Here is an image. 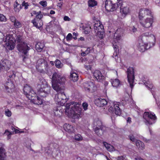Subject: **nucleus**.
Returning <instances> with one entry per match:
<instances>
[{"label": "nucleus", "instance_id": "obj_1", "mask_svg": "<svg viewBox=\"0 0 160 160\" xmlns=\"http://www.w3.org/2000/svg\"><path fill=\"white\" fill-rule=\"evenodd\" d=\"M51 87L47 84V82L43 79L40 81L37 86L38 94L36 93L33 95V97L30 98L31 102L34 104L41 105L43 102V100L41 97H45L50 93Z\"/></svg>", "mask_w": 160, "mask_h": 160}, {"label": "nucleus", "instance_id": "obj_2", "mask_svg": "<svg viewBox=\"0 0 160 160\" xmlns=\"http://www.w3.org/2000/svg\"><path fill=\"white\" fill-rule=\"evenodd\" d=\"M120 5V12L124 17L129 12L128 6H124L122 0H106L105 7L106 10L108 12H113L116 10Z\"/></svg>", "mask_w": 160, "mask_h": 160}, {"label": "nucleus", "instance_id": "obj_3", "mask_svg": "<svg viewBox=\"0 0 160 160\" xmlns=\"http://www.w3.org/2000/svg\"><path fill=\"white\" fill-rule=\"evenodd\" d=\"M80 105L75 102H71L67 103L66 106L65 112L68 113V115L71 118L78 119L80 117L82 108Z\"/></svg>", "mask_w": 160, "mask_h": 160}, {"label": "nucleus", "instance_id": "obj_4", "mask_svg": "<svg viewBox=\"0 0 160 160\" xmlns=\"http://www.w3.org/2000/svg\"><path fill=\"white\" fill-rule=\"evenodd\" d=\"M16 36V41L18 44L17 45V48L19 52L21 53V56L22 58V61L25 62V59L28 58V51L30 48L28 46L27 44L24 41L22 36L20 35Z\"/></svg>", "mask_w": 160, "mask_h": 160}, {"label": "nucleus", "instance_id": "obj_5", "mask_svg": "<svg viewBox=\"0 0 160 160\" xmlns=\"http://www.w3.org/2000/svg\"><path fill=\"white\" fill-rule=\"evenodd\" d=\"M65 78L59 73L55 72L52 78V86L53 88L57 92H59L64 90L63 84L65 82Z\"/></svg>", "mask_w": 160, "mask_h": 160}, {"label": "nucleus", "instance_id": "obj_6", "mask_svg": "<svg viewBox=\"0 0 160 160\" xmlns=\"http://www.w3.org/2000/svg\"><path fill=\"white\" fill-rule=\"evenodd\" d=\"M5 42H7L5 44L7 48L10 50L14 49L15 46L16 40L12 34L7 35Z\"/></svg>", "mask_w": 160, "mask_h": 160}, {"label": "nucleus", "instance_id": "obj_7", "mask_svg": "<svg viewBox=\"0 0 160 160\" xmlns=\"http://www.w3.org/2000/svg\"><path fill=\"white\" fill-rule=\"evenodd\" d=\"M63 91L57 92L58 93L55 95L54 99L57 104L61 106H63L67 101V98Z\"/></svg>", "mask_w": 160, "mask_h": 160}, {"label": "nucleus", "instance_id": "obj_8", "mask_svg": "<svg viewBox=\"0 0 160 160\" xmlns=\"http://www.w3.org/2000/svg\"><path fill=\"white\" fill-rule=\"evenodd\" d=\"M143 118L146 124L148 125L154 123V121L156 119V117L155 114H153L151 112H145L143 114Z\"/></svg>", "mask_w": 160, "mask_h": 160}, {"label": "nucleus", "instance_id": "obj_9", "mask_svg": "<svg viewBox=\"0 0 160 160\" xmlns=\"http://www.w3.org/2000/svg\"><path fill=\"white\" fill-rule=\"evenodd\" d=\"M127 78L131 88L133 87V82L135 79L134 69L132 67H129L127 69Z\"/></svg>", "mask_w": 160, "mask_h": 160}, {"label": "nucleus", "instance_id": "obj_10", "mask_svg": "<svg viewBox=\"0 0 160 160\" xmlns=\"http://www.w3.org/2000/svg\"><path fill=\"white\" fill-rule=\"evenodd\" d=\"M83 85L86 90L91 92H94L97 89L96 87L91 81L85 82L83 83Z\"/></svg>", "mask_w": 160, "mask_h": 160}, {"label": "nucleus", "instance_id": "obj_11", "mask_svg": "<svg viewBox=\"0 0 160 160\" xmlns=\"http://www.w3.org/2000/svg\"><path fill=\"white\" fill-rule=\"evenodd\" d=\"M23 91L24 94L29 99L30 97H34L33 95H35V92L32 89V87L27 84L24 86Z\"/></svg>", "mask_w": 160, "mask_h": 160}, {"label": "nucleus", "instance_id": "obj_12", "mask_svg": "<svg viewBox=\"0 0 160 160\" xmlns=\"http://www.w3.org/2000/svg\"><path fill=\"white\" fill-rule=\"evenodd\" d=\"M140 22L142 26L146 28H148L152 26L153 22V18H147L144 21L140 20Z\"/></svg>", "mask_w": 160, "mask_h": 160}, {"label": "nucleus", "instance_id": "obj_13", "mask_svg": "<svg viewBox=\"0 0 160 160\" xmlns=\"http://www.w3.org/2000/svg\"><path fill=\"white\" fill-rule=\"evenodd\" d=\"M113 107L111 106L108 109L110 112L115 113L116 115L120 116L121 113V110L119 107L118 104H113Z\"/></svg>", "mask_w": 160, "mask_h": 160}, {"label": "nucleus", "instance_id": "obj_14", "mask_svg": "<svg viewBox=\"0 0 160 160\" xmlns=\"http://www.w3.org/2000/svg\"><path fill=\"white\" fill-rule=\"evenodd\" d=\"M93 76L97 81L99 82H102L105 79V77L99 70L95 71L93 73Z\"/></svg>", "mask_w": 160, "mask_h": 160}, {"label": "nucleus", "instance_id": "obj_15", "mask_svg": "<svg viewBox=\"0 0 160 160\" xmlns=\"http://www.w3.org/2000/svg\"><path fill=\"white\" fill-rule=\"evenodd\" d=\"M94 102L96 105L99 107H103L108 104L107 101L105 99L101 98L96 99Z\"/></svg>", "mask_w": 160, "mask_h": 160}, {"label": "nucleus", "instance_id": "obj_16", "mask_svg": "<svg viewBox=\"0 0 160 160\" xmlns=\"http://www.w3.org/2000/svg\"><path fill=\"white\" fill-rule=\"evenodd\" d=\"M4 147V144L0 143V160H5L6 156V152Z\"/></svg>", "mask_w": 160, "mask_h": 160}, {"label": "nucleus", "instance_id": "obj_17", "mask_svg": "<svg viewBox=\"0 0 160 160\" xmlns=\"http://www.w3.org/2000/svg\"><path fill=\"white\" fill-rule=\"evenodd\" d=\"M94 29L95 32L97 33L100 32V34L103 33L104 32L103 26L102 24H101L100 23H95L94 26Z\"/></svg>", "mask_w": 160, "mask_h": 160}, {"label": "nucleus", "instance_id": "obj_18", "mask_svg": "<svg viewBox=\"0 0 160 160\" xmlns=\"http://www.w3.org/2000/svg\"><path fill=\"white\" fill-rule=\"evenodd\" d=\"M45 64L46 65L44 66L42 65L40 67H36V68L38 71L42 73L48 72L49 68L47 62Z\"/></svg>", "mask_w": 160, "mask_h": 160}, {"label": "nucleus", "instance_id": "obj_19", "mask_svg": "<svg viewBox=\"0 0 160 160\" xmlns=\"http://www.w3.org/2000/svg\"><path fill=\"white\" fill-rule=\"evenodd\" d=\"M33 23V26L37 28H41L42 25V21L39 20V18L35 17L31 21Z\"/></svg>", "mask_w": 160, "mask_h": 160}, {"label": "nucleus", "instance_id": "obj_20", "mask_svg": "<svg viewBox=\"0 0 160 160\" xmlns=\"http://www.w3.org/2000/svg\"><path fill=\"white\" fill-rule=\"evenodd\" d=\"M138 50L140 52H143L146 49V47L143 41L138 39Z\"/></svg>", "mask_w": 160, "mask_h": 160}, {"label": "nucleus", "instance_id": "obj_21", "mask_svg": "<svg viewBox=\"0 0 160 160\" xmlns=\"http://www.w3.org/2000/svg\"><path fill=\"white\" fill-rule=\"evenodd\" d=\"M63 128L65 131L69 133H73L74 131L73 126L69 124L66 123L64 124Z\"/></svg>", "mask_w": 160, "mask_h": 160}, {"label": "nucleus", "instance_id": "obj_22", "mask_svg": "<svg viewBox=\"0 0 160 160\" xmlns=\"http://www.w3.org/2000/svg\"><path fill=\"white\" fill-rule=\"evenodd\" d=\"M69 79L71 81L76 82L78 79V75L76 72L71 71L69 76Z\"/></svg>", "mask_w": 160, "mask_h": 160}, {"label": "nucleus", "instance_id": "obj_23", "mask_svg": "<svg viewBox=\"0 0 160 160\" xmlns=\"http://www.w3.org/2000/svg\"><path fill=\"white\" fill-rule=\"evenodd\" d=\"M135 143L137 148L139 150H142L144 149V144L142 142L139 140H136Z\"/></svg>", "mask_w": 160, "mask_h": 160}, {"label": "nucleus", "instance_id": "obj_24", "mask_svg": "<svg viewBox=\"0 0 160 160\" xmlns=\"http://www.w3.org/2000/svg\"><path fill=\"white\" fill-rule=\"evenodd\" d=\"M46 150H47L46 152V154L50 157L53 155V152H57V149L53 148L48 147Z\"/></svg>", "mask_w": 160, "mask_h": 160}, {"label": "nucleus", "instance_id": "obj_25", "mask_svg": "<svg viewBox=\"0 0 160 160\" xmlns=\"http://www.w3.org/2000/svg\"><path fill=\"white\" fill-rule=\"evenodd\" d=\"M104 128H95L94 129V131L97 135L99 137L102 136L104 132Z\"/></svg>", "mask_w": 160, "mask_h": 160}, {"label": "nucleus", "instance_id": "obj_26", "mask_svg": "<svg viewBox=\"0 0 160 160\" xmlns=\"http://www.w3.org/2000/svg\"><path fill=\"white\" fill-rule=\"evenodd\" d=\"M44 46L45 45L43 43L38 42L36 44L35 48L38 52H40L42 51Z\"/></svg>", "mask_w": 160, "mask_h": 160}, {"label": "nucleus", "instance_id": "obj_27", "mask_svg": "<svg viewBox=\"0 0 160 160\" xmlns=\"http://www.w3.org/2000/svg\"><path fill=\"white\" fill-rule=\"evenodd\" d=\"M146 10L145 8H141L140 10L139 14V18L140 20L142 19L146 15Z\"/></svg>", "mask_w": 160, "mask_h": 160}, {"label": "nucleus", "instance_id": "obj_28", "mask_svg": "<svg viewBox=\"0 0 160 160\" xmlns=\"http://www.w3.org/2000/svg\"><path fill=\"white\" fill-rule=\"evenodd\" d=\"M112 86L113 87L117 88L120 87L122 83L120 82V81L118 79H116L113 81L111 82Z\"/></svg>", "mask_w": 160, "mask_h": 160}, {"label": "nucleus", "instance_id": "obj_29", "mask_svg": "<svg viewBox=\"0 0 160 160\" xmlns=\"http://www.w3.org/2000/svg\"><path fill=\"white\" fill-rule=\"evenodd\" d=\"M82 29L84 30V32L85 34L89 33L91 31V27L87 25H83L82 26Z\"/></svg>", "mask_w": 160, "mask_h": 160}, {"label": "nucleus", "instance_id": "obj_30", "mask_svg": "<svg viewBox=\"0 0 160 160\" xmlns=\"http://www.w3.org/2000/svg\"><path fill=\"white\" fill-rule=\"evenodd\" d=\"M46 62L47 61L43 59H39L37 61V65L36 67H40L42 65L43 66H44V65H46V64H46Z\"/></svg>", "mask_w": 160, "mask_h": 160}, {"label": "nucleus", "instance_id": "obj_31", "mask_svg": "<svg viewBox=\"0 0 160 160\" xmlns=\"http://www.w3.org/2000/svg\"><path fill=\"white\" fill-rule=\"evenodd\" d=\"M103 144L104 146L108 151H113L114 147L112 146L110 144L105 142H104Z\"/></svg>", "mask_w": 160, "mask_h": 160}, {"label": "nucleus", "instance_id": "obj_32", "mask_svg": "<svg viewBox=\"0 0 160 160\" xmlns=\"http://www.w3.org/2000/svg\"><path fill=\"white\" fill-rule=\"evenodd\" d=\"M61 107H59L58 108H55L54 110V114L55 115H60V114H62V111L61 109Z\"/></svg>", "mask_w": 160, "mask_h": 160}, {"label": "nucleus", "instance_id": "obj_33", "mask_svg": "<svg viewBox=\"0 0 160 160\" xmlns=\"http://www.w3.org/2000/svg\"><path fill=\"white\" fill-rule=\"evenodd\" d=\"M94 125L96 126V128H104V126L102 125V122L99 120H98L94 122Z\"/></svg>", "mask_w": 160, "mask_h": 160}, {"label": "nucleus", "instance_id": "obj_34", "mask_svg": "<svg viewBox=\"0 0 160 160\" xmlns=\"http://www.w3.org/2000/svg\"><path fill=\"white\" fill-rule=\"evenodd\" d=\"M54 63L56 67L58 68H60L63 66V64L58 59H56Z\"/></svg>", "mask_w": 160, "mask_h": 160}, {"label": "nucleus", "instance_id": "obj_35", "mask_svg": "<svg viewBox=\"0 0 160 160\" xmlns=\"http://www.w3.org/2000/svg\"><path fill=\"white\" fill-rule=\"evenodd\" d=\"M88 5L89 7H92L97 4V2L95 0H89L88 2Z\"/></svg>", "mask_w": 160, "mask_h": 160}, {"label": "nucleus", "instance_id": "obj_36", "mask_svg": "<svg viewBox=\"0 0 160 160\" xmlns=\"http://www.w3.org/2000/svg\"><path fill=\"white\" fill-rule=\"evenodd\" d=\"M143 82L145 86L149 89H151L153 87V84L150 82L149 80H148L147 81L145 82Z\"/></svg>", "mask_w": 160, "mask_h": 160}, {"label": "nucleus", "instance_id": "obj_37", "mask_svg": "<svg viewBox=\"0 0 160 160\" xmlns=\"http://www.w3.org/2000/svg\"><path fill=\"white\" fill-rule=\"evenodd\" d=\"M113 48L114 50V53L113 54V55L115 56L116 57L118 53V46L115 43H114L113 44Z\"/></svg>", "mask_w": 160, "mask_h": 160}, {"label": "nucleus", "instance_id": "obj_38", "mask_svg": "<svg viewBox=\"0 0 160 160\" xmlns=\"http://www.w3.org/2000/svg\"><path fill=\"white\" fill-rule=\"evenodd\" d=\"M74 139L77 141H80L83 139V138L81 135L78 134L75 135Z\"/></svg>", "mask_w": 160, "mask_h": 160}, {"label": "nucleus", "instance_id": "obj_39", "mask_svg": "<svg viewBox=\"0 0 160 160\" xmlns=\"http://www.w3.org/2000/svg\"><path fill=\"white\" fill-rule=\"evenodd\" d=\"M146 9V15L149 16L150 15L151 17V18H153V15L152 14L151 11L149 9L147 8H145Z\"/></svg>", "mask_w": 160, "mask_h": 160}, {"label": "nucleus", "instance_id": "obj_40", "mask_svg": "<svg viewBox=\"0 0 160 160\" xmlns=\"http://www.w3.org/2000/svg\"><path fill=\"white\" fill-rule=\"evenodd\" d=\"M14 25L16 28H20L22 26V24L21 22L17 20L14 23Z\"/></svg>", "mask_w": 160, "mask_h": 160}, {"label": "nucleus", "instance_id": "obj_41", "mask_svg": "<svg viewBox=\"0 0 160 160\" xmlns=\"http://www.w3.org/2000/svg\"><path fill=\"white\" fill-rule=\"evenodd\" d=\"M41 11H40L39 12H38V14L37 15H36L35 17L38 18H39V20L41 21V22H42V20L41 19L43 17V15L41 14Z\"/></svg>", "mask_w": 160, "mask_h": 160}, {"label": "nucleus", "instance_id": "obj_42", "mask_svg": "<svg viewBox=\"0 0 160 160\" xmlns=\"http://www.w3.org/2000/svg\"><path fill=\"white\" fill-rule=\"evenodd\" d=\"M149 35V33L148 32L142 34L141 36L139 37V39L143 41V39L145 37H148Z\"/></svg>", "mask_w": 160, "mask_h": 160}, {"label": "nucleus", "instance_id": "obj_43", "mask_svg": "<svg viewBox=\"0 0 160 160\" xmlns=\"http://www.w3.org/2000/svg\"><path fill=\"white\" fill-rule=\"evenodd\" d=\"M0 21L1 22H5L6 21V18L2 14L0 13Z\"/></svg>", "mask_w": 160, "mask_h": 160}, {"label": "nucleus", "instance_id": "obj_44", "mask_svg": "<svg viewBox=\"0 0 160 160\" xmlns=\"http://www.w3.org/2000/svg\"><path fill=\"white\" fill-rule=\"evenodd\" d=\"M122 30L121 29H117L115 32H118L117 33V36H120V37H122V36L123 33L122 32H121V31H122Z\"/></svg>", "mask_w": 160, "mask_h": 160}, {"label": "nucleus", "instance_id": "obj_45", "mask_svg": "<svg viewBox=\"0 0 160 160\" xmlns=\"http://www.w3.org/2000/svg\"><path fill=\"white\" fill-rule=\"evenodd\" d=\"M73 38L72 34L70 33H68L66 37V39L67 41H69L71 40Z\"/></svg>", "mask_w": 160, "mask_h": 160}, {"label": "nucleus", "instance_id": "obj_46", "mask_svg": "<svg viewBox=\"0 0 160 160\" xmlns=\"http://www.w3.org/2000/svg\"><path fill=\"white\" fill-rule=\"evenodd\" d=\"M5 113L6 116L8 117H10L12 114L11 111H10L8 109H7L6 110L5 112Z\"/></svg>", "mask_w": 160, "mask_h": 160}, {"label": "nucleus", "instance_id": "obj_47", "mask_svg": "<svg viewBox=\"0 0 160 160\" xmlns=\"http://www.w3.org/2000/svg\"><path fill=\"white\" fill-rule=\"evenodd\" d=\"M39 3L43 7L47 6V2L45 1H42L39 2Z\"/></svg>", "mask_w": 160, "mask_h": 160}, {"label": "nucleus", "instance_id": "obj_48", "mask_svg": "<svg viewBox=\"0 0 160 160\" xmlns=\"http://www.w3.org/2000/svg\"><path fill=\"white\" fill-rule=\"evenodd\" d=\"M22 6H24V8L25 9H26L28 8V6H29L28 3L27 2H26L25 1H23L22 4Z\"/></svg>", "mask_w": 160, "mask_h": 160}, {"label": "nucleus", "instance_id": "obj_49", "mask_svg": "<svg viewBox=\"0 0 160 160\" xmlns=\"http://www.w3.org/2000/svg\"><path fill=\"white\" fill-rule=\"evenodd\" d=\"M88 106V104L86 102H83L82 103V106L84 110H86L87 109Z\"/></svg>", "mask_w": 160, "mask_h": 160}, {"label": "nucleus", "instance_id": "obj_50", "mask_svg": "<svg viewBox=\"0 0 160 160\" xmlns=\"http://www.w3.org/2000/svg\"><path fill=\"white\" fill-rule=\"evenodd\" d=\"M117 33L118 32H115L114 34V37L117 40H120L121 39V37L120 36H117Z\"/></svg>", "mask_w": 160, "mask_h": 160}, {"label": "nucleus", "instance_id": "obj_51", "mask_svg": "<svg viewBox=\"0 0 160 160\" xmlns=\"http://www.w3.org/2000/svg\"><path fill=\"white\" fill-rule=\"evenodd\" d=\"M10 19L12 22H14L17 20L16 18L13 16H11L10 17Z\"/></svg>", "mask_w": 160, "mask_h": 160}, {"label": "nucleus", "instance_id": "obj_52", "mask_svg": "<svg viewBox=\"0 0 160 160\" xmlns=\"http://www.w3.org/2000/svg\"><path fill=\"white\" fill-rule=\"evenodd\" d=\"M130 140L132 142H134L135 141V138L133 135H131L129 136Z\"/></svg>", "mask_w": 160, "mask_h": 160}, {"label": "nucleus", "instance_id": "obj_53", "mask_svg": "<svg viewBox=\"0 0 160 160\" xmlns=\"http://www.w3.org/2000/svg\"><path fill=\"white\" fill-rule=\"evenodd\" d=\"M129 29L131 32H136L137 31V28H135L134 26L130 27Z\"/></svg>", "mask_w": 160, "mask_h": 160}, {"label": "nucleus", "instance_id": "obj_54", "mask_svg": "<svg viewBox=\"0 0 160 160\" xmlns=\"http://www.w3.org/2000/svg\"><path fill=\"white\" fill-rule=\"evenodd\" d=\"M57 149V152H53V155H52V156L53 158H55L57 157L58 155L59 151Z\"/></svg>", "mask_w": 160, "mask_h": 160}, {"label": "nucleus", "instance_id": "obj_55", "mask_svg": "<svg viewBox=\"0 0 160 160\" xmlns=\"http://www.w3.org/2000/svg\"><path fill=\"white\" fill-rule=\"evenodd\" d=\"M92 50V49H91L90 47H88L85 52H86V54H88V53L91 52Z\"/></svg>", "mask_w": 160, "mask_h": 160}, {"label": "nucleus", "instance_id": "obj_56", "mask_svg": "<svg viewBox=\"0 0 160 160\" xmlns=\"http://www.w3.org/2000/svg\"><path fill=\"white\" fill-rule=\"evenodd\" d=\"M84 68L87 70H90L91 68V66L89 65H85Z\"/></svg>", "mask_w": 160, "mask_h": 160}, {"label": "nucleus", "instance_id": "obj_57", "mask_svg": "<svg viewBox=\"0 0 160 160\" xmlns=\"http://www.w3.org/2000/svg\"><path fill=\"white\" fill-rule=\"evenodd\" d=\"M64 20L66 21H69L70 20V19L68 17L65 16L64 17Z\"/></svg>", "mask_w": 160, "mask_h": 160}, {"label": "nucleus", "instance_id": "obj_58", "mask_svg": "<svg viewBox=\"0 0 160 160\" xmlns=\"http://www.w3.org/2000/svg\"><path fill=\"white\" fill-rule=\"evenodd\" d=\"M124 158L123 156H121L118 157V160H124Z\"/></svg>", "mask_w": 160, "mask_h": 160}, {"label": "nucleus", "instance_id": "obj_59", "mask_svg": "<svg viewBox=\"0 0 160 160\" xmlns=\"http://www.w3.org/2000/svg\"><path fill=\"white\" fill-rule=\"evenodd\" d=\"M7 133H8L9 134H10V135H11L13 133V132H10L8 130H6L5 132L4 133V134H7Z\"/></svg>", "mask_w": 160, "mask_h": 160}, {"label": "nucleus", "instance_id": "obj_60", "mask_svg": "<svg viewBox=\"0 0 160 160\" xmlns=\"http://www.w3.org/2000/svg\"><path fill=\"white\" fill-rule=\"evenodd\" d=\"M87 55L88 54H86V52L85 51L82 52L81 53V55L82 56H85Z\"/></svg>", "mask_w": 160, "mask_h": 160}, {"label": "nucleus", "instance_id": "obj_61", "mask_svg": "<svg viewBox=\"0 0 160 160\" xmlns=\"http://www.w3.org/2000/svg\"><path fill=\"white\" fill-rule=\"evenodd\" d=\"M131 118L130 117H128V118L127 120V122H129V123H130L131 122Z\"/></svg>", "mask_w": 160, "mask_h": 160}, {"label": "nucleus", "instance_id": "obj_62", "mask_svg": "<svg viewBox=\"0 0 160 160\" xmlns=\"http://www.w3.org/2000/svg\"><path fill=\"white\" fill-rule=\"evenodd\" d=\"M16 3H17V5L16 6V7H17L18 6H19V8H20V9H21L22 8V6H21V5H20L18 3V2H16Z\"/></svg>", "mask_w": 160, "mask_h": 160}, {"label": "nucleus", "instance_id": "obj_63", "mask_svg": "<svg viewBox=\"0 0 160 160\" xmlns=\"http://www.w3.org/2000/svg\"><path fill=\"white\" fill-rule=\"evenodd\" d=\"M135 160H145L141 158H135Z\"/></svg>", "mask_w": 160, "mask_h": 160}, {"label": "nucleus", "instance_id": "obj_64", "mask_svg": "<svg viewBox=\"0 0 160 160\" xmlns=\"http://www.w3.org/2000/svg\"><path fill=\"white\" fill-rule=\"evenodd\" d=\"M156 3L158 4L159 6H160V0H157L156 1Z\"/></svg>", "mask_w": 160, "mask_h": 160}]
</instances>
